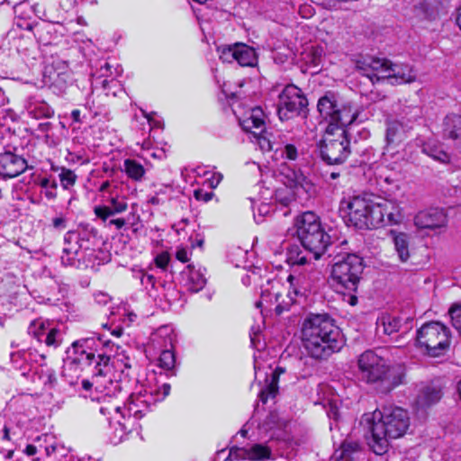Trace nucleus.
I'll use <instances>...</instances> for the list:
<instances>
[{
	"instance_id": "obj_6",
	"label": "nucleus",
	"mask_w": 461,
	"mask_h": 461,
	"mask_svg": "<svg viewBox=\"0 0 461 461\" xmlns=\"http://www.w3.org/2000/svg\"><path fill=\"white\" fill-rule=\"evenodd\" d=\"M335 259L330 276L332 284L338 292H348L344 300L354 306L357 303V297L354 293L357 290L363 271V260L357 255L349 253L337 256Z\"/></svg>"
},
{
	"instance_id": "obj_9",
	"label": "nucleus",
	"mask_w": 461,
	"mask_h": 461,
	"mask_svg": "<svg viewBox=\"0 0 461 461\" xmlns=\"http://www.w3.org/2000/svg\"><path fill=\"white\" fill-rule=\"evenodd\" d=\"M329 126L327 134L320 146L321 158L329 165L343 163L350 154L349 140L345 129Z\"/></svg>"
},
{
	"instance_id": "obj_15",
	"label": "nucleus",
	"mask_w": 461,
	"mask_h": 461,
	"mask_svg": "<svg viewBox=\"0 0 461 461\" xmlns=\"http://www.w3.org/2000/svg\"><path fill=\"white\" fill-rule=\"evenodd\" d=\"M373 195L354 196L348 203V221L358 229H367Z\"/></svg>"
},
{
	"instance_id": "obj_63",
	"label": "nucleus",
	"mask_w": 461,
	"mask_h": 461,
	"mask_svg": "<svg viewBox=\"0 0 461 461\" xmlns=\"http://www.w3.org/2000/svg\"><path fill=\"white\" fill-rule=\"evenodd\" d=\"M71 116H72L74 121L79 122L80 111L79 110L72 111Z\"/></svg>"
},
{
	"instance_id": "obj_33",
	"label": "nucleus",
	"mask_w": 461,
	"mask_h": 461,
	"mask_svg": "<svg viewBox=\"0 0 461 461\" xmlns=\"http://www.w3.org/2000/svg\"><path fill=\"white\" fill-rule=\"evenodd\" d=\"M401 327V321L396 316L385 314L377 320V330H382L383 333L392 335L399 331Z\"/></svg>"
},
{
	"instance_id": "obj_26",
	"label": "nucleus",
	"mask_w": 461,
	"mask_h": 461,
	"mask_svg": "<svg viewBox=\"0 0 461 461\" xmlns=\"http://www.w3.org/2000/svg\"><path fill=\"white\" fill-rule=\"evenodd\" d=\"M357 113L354 109L352 104L350 102L341 100L338 106V111L332 122V125L336 124V129H344L345 126L353 123L357 119Z\"/></svg>"
},
{
	"instance_id": "obj_48",
	"label": "nucleus",
	"mask_w": 461,
	"mask_h": 461,
	"mask_svg": "<svg viewBox=\"0 0 461 461\" xmlns=\"http://www.w3.org/2000/svg\"><path fill=\"white\" fill-rule=\"evenodd\" d=\"M155 262L157 267L160 268H166L169 262V255L168 253H161L158 255L155 258Z\"/></svg>"
},
{
	"instance_id": "obj_37",
	"label": "nucleus",
	"mask_w": 461,
	"mask_h": 461,
	"mask_svg": "<svg viewBox=\"0 0 461 461\" xmlns=\"http://www.w3.org/2000/svg\"><path fill=\"white\" fill-rule=\"evenodd\" d=\"M423 151L433 159L441 163H447L449 161V155L438 147L425 145L423 147Z\"/></svg>"
},
{
	"instance_id": "obj_25",
	"label": "nucleus",
	"mask_w": 461,
	"mask_h": 461,
	"mask_svg": "<svg viewBox=\"0 0 461 461\" xmlns=\"http://www.w3.org/2000/svg\"><path fill=\"white\" fill-rule=\"evenodd\" d=\"M64 240L65 247L63 248L61 261L66 266H74L81 249L78 244V236L75 232H68Z\"/></svg>"
},
{
	"instance_id": "obj_7",
	"label": "nucleus",
	"mask_w": 461,
	"mask_h": 461,
	"mask_svg": "<svg viewBox=\"0 0 461 461\" xmlns=\"http://www.w3.org/2000/svg\"><path fill=\"white\" fill-rule=\"evenodd\" d=\"M294 226L305 250L319 259L330 245V236L321 228L319 217L312 212H305L296 217Z\"/></svg>"
},
{
	"instance_id": "obj_29",
	"label": "nucleus",
	"mask_w": 461,
	"mask_h": 461,
	"mask_svg": "<svg viewBox=\"0 0 461 461\" xmlns=\"http://www.w3.org/2000/svg\"><path fill=\"white\" fill-rule=\"evenodd\" d=\"M391 236L393 237L394 249L398 255L399 259L402 262H406L410 258V237L408 234L403 232H396L391 230Z\"/></svg>"
},
{
	"instance_id": "obj_50",
	"label": "nucleus",
	"mask_w": 461,
	"mask_h": 461,
	"mask_svg": "<svg viewBox=\"0 0 461 461\" xmlns=\"http://www.w3.org/2000/svg\"><path fill=\"white\" fill-rule=\"evenodd\" d=\"M106 227L114 226L117 230H121L125 224L126 221L123 218L111 219L104 222Z\"/></svg>"
},
{
	"instance_id": "obj_10",
	"label": "nucleus",
	"mask_w": 461,
	"mask_h": 461,
	"mask_svg": "<svg viewBox=\"0 0 461 461\" xmlns=\"http://www.w3.org/2000/svg\"><path fill=\"white\" fill-rule=\"evenodd\" d=\"M269 288L263 289L260 300L256 303L257 308H264L267 311H274L280 315L295 302L291 296L290 292H286L285 288L278 281H268Z\"/></svg>"
},
{
	"instance_id": "obj_23",
	"label": "nucleus",
	"mask_w": 461,
	"mask_h": 461,
	"mask_svg": "<svg viewBox=\"0 0 461 461\" xmlns=\"http://www.w3.org/2000/svg\"><path fill=\"white\" fill-rule=\"evenodd\" d=\"M341 99L331 92L326 93L318 101V111L325 120H330V126H331V129H334V126H332V122L335 118L338 106L339 105Z\"/></svg>"
},
{
	"instance_id": "obj_1",
	"label": "nucleus",
	"mask_w": 461,
	"mask_h": 461,
	"mask_svg": "<svg viewBox=\"0 0 461 461\" xmlns=\"http://www.w3.org/2000/svg\"><path fill=\"white\" fill-rule=\"evenodd\" d=\"M96 341L93 338H86L73 342L71 348L68 350L69 355L65 361L64 370H74L77 376L82 370V366H93V380L97 389L106 390L107 384L114 387H119L117 382L113 383L111 373V358L104 354L95 355Z\"/></svg>"
},
{
	"instance_id": "obj_2",
	"label": "nucleus",
	"mask_w": 461,
	"mask_h": 461,
	"mask_svg": "<svg viewBox=\"0 0 461 461\" xmlns=\"http://www.w3.org/2000/svg\"><path fill=\"white\" fill-rule=\"evenodd\" d=\"M302 339L306 352L315 359H325L342 347L339 328L328 314L308 316L303 323Z\"/></svg>"
},
{
	"instance_id": "obj_8",
	"label": "nucleus",
	"mask_w": 461,
	"mask_h": 461,
	"mask_svg": "<svg viewBox=\"0 0 461 461\" xmlns=\"http://www.w3.org/2000/svg\"><path fill=\"white\" fill-rule=\"evenodd\" d=\"M416 343L429 357H439L449 348L450 330L438 321L425 323L417 330Z\"/></svg>"
},
{
	"instance_id": "obj_34",
	"label": "nucleus",
	"mask_w": 461,
	"mask_h": 461,
	"mask_svg": "<svg viewBox=\"0 0 461 461\" xmlns=\"http://www.w3.org/2000/svg\"><path fill=\"white\" fill-rule=\"evenodd\" d=\"M404 137L402 124L399 121H389L386 123L385 140L387 144L402 141Z\"/></svg>"
},
{
	"instance_id": "obj_60",
	"label": "nucleus",
	"mask_w": 461,
	"mask_h": 461,
	"mask_svg": "<svg viewBox=\"0 0 461 461\" xmlns=\"http://www.w3.org/2000/svg\"><path fill=\"white\" fill-rule=\"evenodd\" d=\"M456 24L457 25V27L461 31V6L456 9Z\"/></svg>"
},
{
	"instance_id": "obj_54",
	"label": "nucleus",
	"mask_w": 461,
	"mask_h": 461,
	"mask_svg": "<svg viewBox=\"0 0 461 461\" xmlns=\"http://www.w3.org/2000/svg\"><path fill=\"white\" fill-rule=\"evenodd\" d=\"M411 117L408 118L409 121H416L418 118L420 117L421 111L420 107H413L411 109Z\"/></svg>"
},
{
	"instance_id": "obj_42",
	"label": "nucleus",
	"mask_w": 461,
	"mask_h": 461,
	"mask_svg": "<svg viewBox=\"0 0 461 461\" xmlns=\"http://www.w3.org/2000/svg\"><path fill=\"white\" fill-rule=\"evenodd\" d=\"M257 139L258 144L263 151L278 150V147L275 142L270 140L269 134L265 133L254 136Z\"/></svg>"
},
{
	"instance_id": "obj_40",
	"label": "nucleus",
	"mask_w": 461,
	"mask_h": 461,
	"mask_svg": "<svg viewBox=\"0 0 461 461\" xmlns=\"http://www.w3.org/2000/svg\"><path fill=\"white\" fill-rule=\"evenodd\" d=\"M287 260L293 266V269H299V267L302 266L307 267V265H309L307 256L304 255L302 251L297 252L291 250Z\"/></svg>"
},
{
	"instance_id": "obj_51",
	"label": "nucleus",
	"mask_w": 461,
	"mask_h": 461,
	"mask_svg": "<svg viewBox=\"0 0 461 461\" xmlns=\"http://www.w3.org/2000/svg\"><path fill=\"white\" fill-rule=\"evenodd\" d=\"M176 258L177 260L185 263L189 260V252L184 248L178 249L176 252Z\"/></svg>"
},
{
	"instance_id": "obj_21",
	"label": "nucleus",
	"mask_w": 461,
	"mask_h": 461,
	"mask_svg": "<svg viewBox=\"0 0 461 461\" xmlns=\"http://www.w3.org/2000/svg\"><path fill=\"white\" fill-rule=\"evenodd\" d=\"M265 117L260 107H254L240 121V124L245 131L257 136L265 133Z\"/></svg>"
},
{
	"instance_id": "obj_11",
	"label": "nucleus",
	"mask_w": 461,
	"mask_h": 461,
	"mask_svg": "<svg viewBox=\"0 0 461 461\" xmlns=\"http://www.w3.org/2000/svg\"><path fill=\"white\" fill-rule=\"evenodd\" d=\"M308 105L307 98L294 85L286 86L279 95L277 114L281 121L304 113Z\"/></svg>"
},
{
	"instance_id": "obj_57",
	"label": "nucleus",
	"mask_w": 461,
	"mask_h": 461,
	"mask_svg": "<svg viewBox=\"0 0 461 461\" xmlns=\"http://www.w3.org/2000/svg\"><path fill=\"white\" fill-rule=\"evenodd\" d=\"M50 128H51L50 122L40 123L38 126L39 131H41V132H48L50 130Z\"/></svg>"
},
{
	"instance_id": "obj_13",
	"label": "nucleus",
	"mask_w": 461,
	"mask_h": 461,
	"mask_svg": "<svg viewBox=\"0 0 461 461\" xmlns=\"http://www.w3.org/2000/svg\"><path fill=\"white\" fill-rule=\"evenodd\" d=\"M321 273L312 265H307L303 270L294 268L288 276L287 281L295 296L303 297L311 292L321 280Z\"/></svg>"
},
{
	"instance_id": "obj_36",
	"label": "nucleus",
	"mask_w": 461,
	"mask_h": 461,
	"mask_svg": "<svg viewBox=\"0 0 461 461\" xmlns=\"http://www.w3.org/2000/svg\"><path fill=\"white\" fill-rule=\"evenodd\" d=\"M323 54V49L320 46H312L305 50L303 60L311 67H318L321 64Z\"/></svg>"
},
{
	"instance_id": "obj_61",
	"label": "nucleus",
	"mask_w": 461,
	"mask_h": 461,
	"mask_svg": "<svg viewBox=\"0 0 461 461\" xmlns=\"http://www.w3.org/2000/svg\"><path fill=\"white\" fill-rule=\"evenodd\" d=\"M170 384H164L162 386H161V390H162V393H163V398H165L166 396H167L170 393Z\"/></svg>"
},
{
	"instance_id": "obj_59",
	"label": "nucleus",
	"mask_w": 461,
	"mask_h": 461,
	"mask_svg": "<svg viewBox=\"0 0 461 461\" xmlns=\"http://www.w3.org/2000/svg\"><path fill=\"white\" fill-rule=\"evenodd\" d=\"M45 196H46V198H48L49 200L55 199V198H56V196H57L56 190H53V189H47V190H46V192H45Z\"/></svg>"
},
{
	"instance_id": "obj_44",
	"label": "nucleus",
	"mask_w": 461,
	"mask_h": 461,
	"mask_svg": "<svg viewBox=\"0 0 461 461\" xmlns=\"http://www.w3.org/2000/svg\"><path fill=\"white\" fill-rule=\"evenodd\" d=\"M448 312L454 328L461 335V303H454Z\"/></svg>"
},
{
	"instance_id": "obj_18",
	"label": "nucleus",
	"mask_w": 461,
	"mask_h": 461,
	"mask_svg": "<svg viewBox=\"0 0 461 461\" xmlns=\"http://www.w3.org/2000/svg\"><path fill=\"white\" fill-rule=\"evenodd\" d=\"M28 167L27 161L11 151L0 154V176L14 178L23 173Z\"/></svg>"
},
{
	"instance_id": "obj_38",
	"label": "nucleus",
	"mask_w": 461,
	"mask_h": 461,
	"mask_svg": "<svg viewBox=\"0 0 461 461\" xmlns=\"http://www.w3.org/2000/svg\"><path fill=\"white\" fill-rule=\"evenodd\" d=\"M59 177L64 189H68L73 186L77 178L74 171L66 167H61Z\"/></svg>"
},
{
	"instance_id": "obj_64",
	"label": "nucleus",
	"mask_w": 461,
	"mask_h": 461,
	"mask_svg": "<svg viewBox=\"0 0 461 461\" xmlns=\"http://www.w3.org/2000/svg\"><path fill=\"white\" fill-rule=\"evenodd\" d=\"M339 176H340L339 171H332V172L330 173V176L329 177L330 179L334 180V179H337Z\"/></svg>"
},
{
	"instance_id": "obj_4",
	"label": "nucleus",
	"mask_w": 461,
	"mask_h": 461,
	"mask_svg": "<svg viewBox=\"0 0 461 461\" xmlns=\"http://www.w3.org/2000/svg\"><path fill=\"white\" fill-rule=\"evenodd\" d=\"M363 381L377 384L382 393H387L404 383L405 369L400 364L391 365L374 350H366L357 361Z\"/></svg>"
},
{
	"instance_id": "obj_28",
	"label": "nucleus",
	"mask_w": 461,
	"mask_h": 461,
	"mask_svg": "<svg viewBox=\"0 0 461 461\" xmlns=\"http://www.w3.org/2000/svg\"><path fill=\"white\" fill-rule=\"evenodd\" d=\"M442 133L446 139L461 140V115H447L442 123Z\"/></svg>"
},
{
	"instance_id": "obj_20",
	"label": "nucleus",
	"mask_w": 461,
	"mask_h": 461,
	"mask_svg": "<svg viewBox=\"0 0 461 461\" xmlns=\"http://www.w3.org/2000/svg\"><path fill=\"white\" fill-rule=\"evenodd\" d=\"M447 0H419L413 6V12L422 20L435 21L447 12Z\"/></svg>"
},
{
	"instance_id": "obj_62",
	"label": "nucleus",
	"mask_w": 461,
	"mask_h": 461,
	"mask_svg": "<svg viewBox=\"0 0 461 461\" xmlns=\"http://www.w3.org/2000/svg\"><path fill=\"white\" fill-rule=\"evenodd\" d=\"M110 186V182L109 181H104V183H102V185H100L99 187V191L100 192H105Z\"/></svg>"
},
{
	"instance_id": "obj_24",
	"label": "nucleus",
	"mask_w": 461,
	"mask_h": 461,
	"mask_svg": "<svg viewBox=\"0 0 461 461\" xmlns=\"http://www.w3.org/2000/svg\"><path fill=\"white\" fill-rule=\"evenodd\" d=\"M205 269H195L194 266L188 265L182 272L183 278L185 279V285L192 293L201 291L205 284L206 278L204 276Z\"/></svg>"
},
{
	"instance_id": "obj_12",
	"label": "nucleus",
	"mask_w": 461,
	"mask_h": 461,
	"mask_svg": "<svg viewBox=\"0 0 461 461\" xmlns=\"http://www.w3.org/2000/svg\"><path fill=\"white\" fill-rule=\"evenodd\" d=\"M367 229H375L382 225L396 224L400 221L401 214L398 204L373 195L368 214Z\"/></svg>"
},
{
	"instance_id": "obj_53",
	"label": "nucleus",
	"mask_w": 461,
	"mask_h": 461,
	"mask_svg": "<svg viewBox=\"0 0 461 461\" xmlns=\"http://www.w3.org/2000/svg\"><path fill=\"white\" fill-rule=\"evenodd\" d=\"M53 226L57 229L66 228V220L63 217H57L53 219Z\"/></svg>"
},
{
	"instance_id": "obj_32",
	"label": "nucleus",
	"mask_w": 461,
	"mask_h": 461,
	"mask_svg": "<svg viewBox=\"0 0 461 461\" xmlns=\"http://www.w3.org/2000/svg\"><path fill=\"white\" fill-rule=\"evenodd\" d=\"M358 444L356 442H344L340 449L335 451L333 461H354L358 453Z\"/></svg>"
},
{
	"instance_id": "obj_5",
	"label": "nucleus",
	"mask_w": 461,
	"mask_h": 461,
	"mask_svg": "<svg viewBox=\"0 0 461 461\" xmlns=\"http://www.w3.org/2000/svg\"><path fill=\"white\" fill-rule=\"evenodd\" d=\"M357 68L373 83L386 79L391 85L411 83L417 74L409 64L393 63L387 59L366 57L357 60Z\"/></svg>"
},
{
	"instance_id": "obj_41",
	"label": "nucleus",
	"mask_w": 461,
	"mask_h": 461,
	"mask_svg": "<svg viewBox=\"0 0 461 461\" xmlns=\"http://www.w3.org/2000/svg\"><path fill=\"white\" fill-rule=\"evenodd\" d=\"M218 52L220 55V59L223 62L230 63L234 60H236V54H237V44H234L232 46H222L218 48Z\"/></svg>"
},
{
	"instance_id": "obj_56",
	"label": "nucleus",
	"mask_w": 461,
	"mask_h": 461,
	"mask_svg": "<svg viewBox=\"0 0 461 461\" xmlns=\"http://www.w3.org/2000/svg\"><path fill=\"white\" fill-rule=\"evenodd\" d=\"M143 284H150L152 286L155 285V279L151 275H144L141 278Z\"/></svg>"
},
{
	"instance_id": "obj_46",
	"label": "nucleus",
	"mask_w": 461,
	"mask_h": 461,
	"mask_svg": "<svg viewBox=\"0 0 461 461\" xmlns=\"http://www.w3.org/2000/svg\"><path fill=\"white\" fill-rule=\"evenodd\" d=\"M282 156L288 160L294 161L298 158V149L293 144H286L282 149Z\"/></svg>"
},
{
	"instance_id": "obj_39",
	"label": "nucleus",
	"mask_w": 461,
	"mask_h": 461,
	"mask_svg": "<svg viewBox=\"0 0 461 461\" xmlns=\"http://www.w3.org/2000/svg\"><path fill=\"white\" fill-rule=\"evenodd\" d=\"M47 332L45 324L41 321H33L28 327V333L37 339L39 341H42Z\"/></svg>"
},
{
	"instance_id": "obj_14",
	"label": "nucleus",
	"mask_w": 461,
	"mask_h": 461,
	"mask_svg": "<svg viewBox=\"0 0 461 461\" xmlns=\"http://www.w3.org/2000/svg\"><path fill=\"white\" fill-rule=\"evenodd\" d=\"M156 402L151 393H149L142 387L137 392H133L129 396L123 406L124 412L122 416L133 417L136 420L143 418L150 409L151 404Z\"/></svg>"
},
{
	"instance_id": "obj_47",
	"label": "nucleus",
	"mask_w": 461,
	"mask_h": 461,
	"mask_svg": "<svg viewBox=\"0 0 461 461\" xmlns=\"http://www.w3.org/2000/svg\"><path fill=\"white\" fill-rule=\"evenodd\" d=\"M194 196L198 201L209 202L213 196L212 192H207L203 189H197L194 193Z\"/></svg>"
},
{
	"instance_id": "obj_49",
	"label": "nucleus",
	"mask_w": 461,
	"mask_h": 461,
	"mask_svg": "<svg viewBox=\"0 0 461 461\" xmlns=\"http://www.w3.org/2000/svg\"><path fill=\"white\" fill-rule=\"evenodd\" d=\"M305 181V176L300 172L293 171V176L291 177V186L302 185Z\"/></svg>"
},
{
	"instance_id": "obj_31",
	"label": "nucleus",
	"mask_w": 461,
	"mask_h": 461,
	"mask_svg": "<svg viewBox=\"0 0 461 461\" xmlns=\"http://www.w3.org/2000/svg\"><path fill=\"white\" fill-rule=\"evenodd\" d=\"M284 372H285V370L282 367H277L272 373L270 382L267 384V385L265 388H263L260 391V393L258 394V397L263 403H266L269 398H274L276 395V393L278 392L277 384H278L279 375Z\"/></svg>"
},
{
	"instance_id": "obj_52",
	"label": "nucleus",
	"mask_w": 461,
	"mask_h": 461,
	"mask_svg": "<svg viewBox=\"0 0 461 461\" xmlns=\"http://www.w3.org/2000/svg\"><path fill=\"white\" fill-rule=\"evenodd\" d=\"M41 186L46 189L56 190L58 187V183L55 180L50 181L49 178H42L41 180Z\"/></svg>"
},
{
	"instance_id": "obj_17",
	"label": "nucleus",
	"mask_w": 461,
	"mask_h": 461,
	"mask_svg": "<svg viewBox=\"0 0 461 461\" xmlns=\"http://www.w3.org/2000/svg\"><path fill=\"white\" fill-rule=\"evenodd\" d=\"M272 450L267 445L253 444L244 447H232L224 461L233 459H248L251 461H262L271 457Z\"/></svg>"
},
{
	"instance_id": "obj_58",
	"label": "nucleus",
	"mask_w": 461,
	"mask_h": 461,
	"mask_svg": "<svg viewBox=\"0 0 461 461\" xmlns=\"http://www.w3.org/2000/svg\"><path fill=\"white\" fill-rule=\"evenodd\" d=\"M8 103V98L5 96V92L0 87V107L5 105Z\"/></svg>"
},
{
	"instance_id": "obj_35",
	"label": "nucleus",
	"mask_w": 461,
	"mask_h": 461,
	"mask_svg": "<svg viewBox=\"0 0 461 461\" xmlns=\"http://www.w3.org/2000/svg\"><path fill=\"white\" fill-rule=\"evenodd\" d=\"M124 171L129 178L134 181H141L145 175V169L143 166L131 158H127L123 162Z\"/></svg>"
},
{
	"instance_id": "obj_19",
	"label": "nucleus",
	"mask_w": 461,
	"mask_h": 461,
	"mask_svg": "<svg viewBox=\"0 0 461 461\" xmlns=\"http://www.w3.org/2000/svg\"><path fill=\"white\" fill-rule=\"evenodd\" d=\"M447 222V214L439 208L420 211L414 217V224L419 229H438L445 227Z\"/></svg>"
},
{
	"instance_id": "obj_43",
	"label": "nucleus",
	"mask_w": 461,
	"mask_h": 461,
	"mask_svg": "<svg viewBox=\"0 0 461 461\" xmlns=\"http://www.w3.org/2000/svg\"><path fill=\"white\" fill-rule=\"evenodd\" d=\"M159 366L167 370H171L175 366L176 357L171 350H164L158 358Z\"/></svg>"
},
{
	"instance_id": "obj_22",
	"label": "nucleus",
	"mask_w": 461,
	"mask_h": 461,
	"mask_svg": "<svg viewBox=\"0 0 461 461\" xmlns=\"http://www.w3.org/2000/svg\"><path fill=\"white\" fill-rule=\"evenodd\" d=\"M128 209V203L124 198L112 197L106 205H99L94 208V212L103 222H106L110 217L122 213Z\"/></svg>"
},
{
	"instance_id": "obj_16",
	"label": "nucleus",
	"mask_w": 461,
	"mask_h": 461,
	"mask_svg": "<svg viewBox=\"0 0 461 461\" xmlns=\"http://www.w3.org/2000/svg\"><path fill=\"white\" fill-rule=\"evenodd\" d=\"M442 385L438 382H431L422 385L414 401V408L418 412H426L428 409L438 403L443 395Z\"/></svg>"
},
{
	"instance_id": "obj_55",
	"label": "nucleus",
	"mask_w": 461,
	"mask_h": 461,
	"mask_svg": "<svg viewBox=\"0 0 461 461\" xmlns=\"http://www.w3.org/2000/svg\"><path fill=\"white\" fill-rule=\"evenodd\" d=\"M24 452L29 456H32L37 453V447L33 445H27Z\"/></svg>"
},
{
	"instance_id": "obj_27",
	"label": "nucleus",
	"mask_w": 461,
	"mask_h": 461,
	"mask_svg": "<svg viewBox=\"0 0 461 461\" xmlns=\"http://www.w3.org/2000/svg\"><path fill=\"white\" fill-rule=\"evenodd\" d=\"M28 114L34 119L50 118L54 114L53 109L43 100L30 97L25 104Z\"/></svg>"
},
{
	"instance_id": "obj_3",
	"label": "nucleus",
	"mask_w": 461,
	"mask_h": 461,
	"mask_svg": "<svg viewBox=\"0 0 461 461\" xmlns=\"http://www.w3.org/2000/svg\"><path fill=\"white\" fill-rule=\"evenodd\" d=\"M366 420L369 423V430L372 438L369 445L376 455L386 452L389 447V439L402 437L410 425V418L406 410L387 406L382 410H376Z\"/></svg>"
},
{
	"instance_id": "obj_45",
	"label": "nucleus",
	"mask_w": 461,
	"mask_h": 461,
	"mask_svg": "<svg viewBox=\"0 0 461 461\" xmlns=\"http://www.w3.org/2000/svg\"><path fill=\"white\" fill-rule=\"evenodd\" d=\"M43 339L47 346L58 347L61 341V334L59 330L51 328L47 330Z\"/></svg>"
},
{
	"instance_id": "obj_30",
	"label": "nucleus",
	"mask_w": 461,
	"mask_h": 461,
	"mask_svg": "<svg viewBox=\"0 0 461 461\" xmlns=\"http://www.w3.org/2000/svg\"><path fill=\"white\" fill-rule=\"evenodd\" d=\"M237 63L242 67H253L257 63L255 50L246 44L237 43Z\"/></svg>"
}]
</instances>
